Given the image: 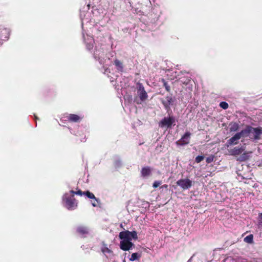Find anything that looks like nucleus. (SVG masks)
Returning a JSON list of instances; mask_svg holds the SVG:
<instances>
[{
  "instance_id": "72a5a7b5",
  "label": "nucleus",
  "mask_w": 262,
  "mask_h": 262,
  "mask_svg": "<svg viewBox=\"0 0 262 262\" xmlns=\"http://www.w3.org/2000/svg\"><path fill=\"white\" fill-rule=\"evenodd\" d=\"M164 86H165V88L166 89V90L167 91H169V86L167 85V83H164Z\"/></svg>"
},
{
  "instance_id": "412c9836",
  "label": "nucleus",
  "mask_w": 262,
  "mask_h": 262,
  "mask_svg": "<svg viewBox=\"0 0 262 262\" xmlns=\"http://www.w3.org/2000/svg\"><path fill=\"white\" fill-rule=\"evenodd\" d=\"M141 257V254L139 253H133L129 258L130 261H135L138 260Z\"/></svg>"
},
{
  "instance_id": "6ab92c4d",
  "label": "nucleus",
  "mask_w": 262,
  "mask_h": 262,
  "mask_svg": "<svg viewBox=\"0 0 262 262\" xmlns=\"http://www.w3.org/2000/svg\"><path fill=\"white\" fill-rule=\"evenodd\" d=\"M77 231L80 235L84 236L85 234H88L89 230L88 229L85 227H79L77 229Z\"/></svg>"
},
{
  "instance_id": "a211bd4d",
  "label": "nucleus",
  "mask_w": 262,
  "mask_h": 262,
  "mask_svg": "<svg viewBox=\"0 0 262 262\" xmlns=\"http://www.w3.org/2000/svg\"><path fill=\"white\" fill-rule=\"evenodd\" d=\"M151 172V170L149 167L147 166L143 167L141 171V176L143 177H147L150 175Z\"/></svg>"
},
{
  "instance_id": "dca6fc26",
  "label": "nucleus",
  "mask_w": 262,
  "mask_h": 262,
  "mask_svg": "<svg viewBox=\"0 0 262 262\" xmlns=\"http://www.w3.org/2000/svg\"><path fill=\"white\" fill-rule=\"evenodd\" d=\"M67 117L68 120L71 122H77L81 120V117L75 114H68Z\"/></svg>"
},
{
  "instance_id": "20e7f679",
  "label": "nucleus",
  "mask_w": 262,
  "mask_h": 262,
  "mask_svg": "<svg viewBox=\"0 0 262 262\" xmlns=\"http://www.w3.org/2000/svg\"><path fill=\"white\" fill-rule=\"evenodd\" d=\"M82 36L83 40L86 46V48L88 50H91L93 48L94 43V39L92 36L89 35L87 33L82 32Z\"/></svg>"
},
{
  "instance_id": "a878e982",
  "label": "nucleus",
  "mask_w": 262,
  "mask_h": 262,
  "mask_svg": "<svg viewBox=\"0 0 262 262\" xmlns=\"http://www.w3.org/2000/svg\"><path fill=\"white\" fill-rule=\"evenodd\" d=\"M220 106L222 108L226 110L228 108L229 105L227 102L223 101L220 103Z\"/></svg>"
},
{
  "instance_id": "7ed1b4c3",
  "label": "nucleus",
  "mask_w": 262,
  "mask_h": 262,
  "mask_svg": "<svg viewBox=\"0 0 262 262\" xmlns=\"http://www.w3.org/2000/svg\"><path fill=\"white\" fill-rule=\"evenodd\" d=\"M104 53V51L102 48L96 47L93 56L94 58L98 60L100 63L103 64L105 61Z\"/></svg>"
},
{
  "instance_id": "ddd939ff",
  "label": "nucleus",
  "mask_w": 262,
  "mask_h": 262,
  "mask_svg": "<svg viewBox=\"0 0 262 262\" xmlns=\"http://www.w3.org/2000/svg\"><path fill=\"white\" fill-rule=\"evenodd\" d=\"M162 103L166 109L169 108L170 106L172 104L173 99L171 96H166L164 99L162 100Z\"/></svg>"
},
{
  "instance_id": "2f4dec72",
  "label": "nucleus",
  "mask_w": 262,
  "mask_h": 262,
  "mask_svg": "<svg viewBox=\"0 0 262 262\" xmlns=\"http://www.w3.org/2000/svg\"><path fill=\"white\" fill-rule=\"evenodd\" d=\"M121 164V161L120 160H117L115 162V165L116 167H119Z\"/></svg>"
},
{
  "instance_id": "9d476101",
  "label": "nucleus",
  "mask_w": 262,
  "mask_h": 262,
  "mask_svg": "<svg viewBox=\"0 0 262 262\" xmlns=\"http://www.w3.org/2000/svg\"><path fill=\"white\" fill-rule=\"evenodd\" d=\"M90 13L89 12H81L80 13V18L81 20V25L82 29H83L84 26L86 25L88 23L91 21L90 19Z\"/></svg>"
},
{
  "instance_id": "f03ea898",
  "label": "nucleus",
  "mask_w": 262,
  "mask_h": 262,
  "mask_svg": "<svg viewBox=\"0 0 262 262\" xmlns=\"http://www.w3.org/2000/svg\"><path fill=\"white\" fill-rule=\"evenodd\" d=\"M62 203L63 206L69 210L75 209L78 205L77 201L70 192L65 193L63 194Z\"/></svg>"
},
{
  "instance_id": "6e6552de",
  "label": "nucleus",
  "mask_w": 262,
  "mask_h": 262,
  "mask_svg": "<svg viewBox=\"0 0 262 262\" xmlns=\"http://www.w3.org/2000/svg\"><path fill=\"white\" fill-rule=\"evenodd\" d=\"M245 150V147H234L228 150V155L230 156H236L241 155Z\"/></svg>"
},
{
  "instance_id": "f8f14e48",
  "label": "nucleus",
  "mask_w": 262,
  "mask_h": 262,
  "mask_svg": "<svg viewBox=\"0 0 262 262\" xmlns=\"http://www.w3.org/2000/svg\"><path fill=\"white\" fill-rule=\"evenodd\" d=\"M251 134H253L254 138L255 140L259 139L260 135L262 134V128L261 127L254 128L251 126Z\"/></svg>"
},
{
  "instance_id": "4468645a",
  "label": "nucleus",
  "mask_w": 262,
  "mask_h": 262,
  "mask_svg": "<svg viewBox=\"0 0 262 262\" xmlns=\"http://www.w3.org/2000/svg\"><path fill=\"white\" fill-rule=\"evenodd\" d=\"M251 126H248L246 129L237 133L241 138L242 137H247L251 134Z\"/></svg>"
},
{
  "instance_id": "bb28decb",
  "label": "nucleus",
  "mask_w": 262,
  "mask_h": 262,
  "mask_svg": "<svg viewBox=\"0 0 262 262\" xmlns=\"http://www.w3.org/2000/svg\"><path fill=\"white\" fill-rule=\"evenodd\" d=\"M71 194H72L73 196L74 194H77L79 195H83V192H82L81 190H78L77 191H75L74 190H71L69 192Z\"/></svg>"
},
{
  "instance_id": "473e14b6",
  "label": "nucleus",
  "mask_w": 262,
  "mask_h": 262,
  "mask_svg": "<svg viewBox=\"0 0 262 262\" xmlns=\"http://www.w3.org/2000/svg\"><path fill=\"white\" fill-rule=\"evenodd\" d=\"M161 184V182L160 181H155L154 183H153V187L154 188H157Z\"/></svg>"
},
{
  "instance_id": "393cba45",
  "label": "nucleus",
  "mask_w": 262,
  "mask_h": 262,
  "mask_svg": "<svg viewBox=\"0 0 262 262\" xmlns=\"http://www.w3.org/2000/svg\"><path fill=\"white\" fill-rule=\"evenodd\" d=\"M83 195H86L88 198L91 199H94L96 198L95 195L89 191L83 192Z\"/></svg>"
},
{
  "instance_id": "c756f323",
  "label": "nucleus",
  "mask_w": 262,
  "mask_h": 262,
  "mask_svg": "<svg viewBox=\"0 0 262 262\" xmlns=\"http://www.w3.org/2000/svg\"><path fill=\"white\" fill-rule=\"evenodd\" d=\"M214 156H210L209 157H207L206 159V162L207 163H210L212 162L214 160Z\"/></svg>"
},
{
  "instance_id": "cd10ccee",
  "label": "nucleus",
  "mask_w": 262,
  "mask_h": 262,
  "mask_svg": "<svg viewBox=\"0 0 262 262\" xmlns=\"http://www.w3.org/2000/svg\"><path fill=\"white\" fill-rule=\"evenodd\" d=\"M180 82L183 84H187L190 80L189 77H187L186 78H181L180 79Z\"/></svg>"
},
{
  "instance_id": "423d86ee",
  "label": "nucleus",
  "mask_w": 262,
  "mask_h": 262,
  "mask_svg": "<svg viewBox=\"0 0 262 262\" xmlns=\"http://www.w3.org/2000/svg\"><path fill=\"white\" fill-rule=\"evenodd\" d=\"M192 183V181L188 179H182L177 182V184L184 190L189 189Z\"/></svg>"
},
{
  "instance_id": "f3484780",
  "label": "nucleus",
  "mask_w": 262,
  "mask_h": 262,
  "mask_svg": "<svg viewBox=\"0 0 262 262\" xmlns=\"http://www.w3.org/2000/svg\"><path fill=\"white\" fill-rule=\"evenodd\" d=\"M101 251L107 258H111L113 256V252L106 246L102 247Z\"/></svg>"
},
{
  "instance_id": "39448f33",
  "label": "nucleus",
  "mask_w": 262,
  "mask_h": 262,
  "mask_svg": "<svg viewBox=\"0 0 262 262\" xmlns=\"http://www.w3.org/2000/svg\"><path fill=\"white\" fill-rule=\"evenodd\" d=\"M174 122V119L173 117H164L159 123V126L161 127H170Z\"/></svg>"
},
{
  "instance_id": "9b49d317",
  "label": "nucleus",
  "mask_w": 262,
  "mask_h": 262,
  "mask_svg": "<svg viewBox=\"0 0 262 262\" xmlns=\"http://www.w3.org/2000/svg\"><path fill=\"white\" fill-rule=\"evenodd\" d=\"M241 139L239 135L237 133L235 134L232 137L229 139L226 144V145L227 147L232 145H236L238 144L239 140Z\"/></svg>"
},
{
  "instance_id": "b1692460",
  "label": "nucleus",
  "mask_w": 262,
  "mask_h": 262,
  "mask_svg": "<svg viewBox=\"0 0 262 262\" xmlns=\"http://www.w3.org/2000/svg\"><path fill=\"white\" fill-rule=\"evenodd\" d=\"M239 128V125L237 123H233L231 124V127L230 128V131L231 132H236Z\"/></svg>"
},
{
  "instance_id": "1a4fd4ad",
  "label": "nucleus",
  "mask_w": 262,
  "mask_h": 262,
  "mask_svg": "<svg viewBox=\"0 0 262 262\" xmlns=\"http://www.w3.org/2000/svg\"><path fill=\"white\" fill-rule=\"evenodd\" d=\"M137 93L140 99L142 101H144L147 98V94L145 91L143 86L141 84H139Z\"/></svg>"
},
{
  "instance_id": "5701e85b",
  "label": "nucleus",
  "mask_w": 262,
  "mask_h": 262,
  "mask_svg": "<svg viewBox=\"0 0 262 262\" xmlns=\"http://www.w3.org/2000/svg\"><path fill=\"white\" fill-rule=\"evenodd\" d=\"M257 226L259 229H262V213L258 214Z\"/></svg>"
},
{
  "instance_id": "7c9ffc66",
  "label": "nucleus",
  "mask_w": 262,
  "mask_h": 262,
  "mask_svg": "<svg viewBox=\"0 0 262 262\" xmlns=\"http://www.w3.org/2000/svg\"><path fill=\"white\" fill-rule=\"evenodd\" d=\"M204 159V156H198L195 158V162L198 163L201 162Z\"/></svg>"
},
{
  "instance_id": "0eeeda50",
  "label": "nucleus",
  "mask_w": 262,
  "mask_h": 262,
  "mask_svg": "<svg viewBox=\"0 0 262 262\" xmlns=\"http://www.w3.org/2000/svg\"><path fill=\"white\" fill-rule=\"evenodd\" d=\"M190 133L189 132L186 133L181 138L180 140L177 142V144L178 145L183 146L184 145L188 144L189 143L190 138Z\"/></svg>"
},
{
  "instance_id": "aec40b11",
  "label": "nucleus",
  "mask_w": 262,
  "mask_h": 262,
  "mask_svg": "<svg viewBox=\"0 0 262 262\" xmlns=\"http://www.w3.org/2000/svg\"><path fill=\"white\" fill-rule=\"evenodd\" d=\"M114 64L116 67V68L118 71L121 72L123 71V67L122 63L119 60L116 59L114 61Z\"/></svg>"
},
{
  "instance_id": "f257e3e1",
  "label": "nucleus",
  "mask_w": 262,
  "mask_h": 262,
  "mask_svg": "<svg viewBox=\"0 0 262 262\" xmlns=\"http://www.w3.org/2000/svg\"><path fill=\"white\" fill-rule=\"evenodd\" d=\"M119 237L121 239L120 248L124 251H128L134 247V244L131 242L133 239L138 238L137 233L135 231L128 230L122 231L119 233Z\"/></svg>"
},
{
  "instance_id": "2eb2a0df",
  "label": "nucleus",
  "mask_w": 262,
  "mask_h": 262,
  "mask_svg": "<svg viewBox=\"0 0 262 262\" xmlns=\"http://www.w3.org/2000/svg\"><path fill=\"white\" fill-rule=\"evenodd\" d=\"M251 153L252 152L250 151H245L237 158V160L240 162L245 161L249 159L251 157Z\"/></svg>"
},
{
  "instance_id": "4be33fe9",
  "label": "nucleus",
  "mask_w": 262,
  "mask_h": 262,
  "mask_svg": "<svg viewBox=\"0 0 262 262\" xmlns=\"http://www.w3.org/2000/svg\"><path fill=\"white\" fill-rule=\"evenodd\" d=\"M245 242L248 244H252L253 242V236L252 234H250L246 237H245L244 239Z\"/></svg>"
},
{
  "instance_id": "c85d7f7f",
  "label": "nucleus",
  "mask_w": 262,
  "mask_h": 262,
  "mask_svg": "<svg viewBox=\"0 0 262 262\" xmlns=\"http://www.w3.org/2000/svg\"><path fill=\"white\" fill-rule=\"evenodd\" d=\"M91 204L94 207H96L99 205V201L96 198H95L94 199H92Z\"/></svg>"
}]
</instances>
